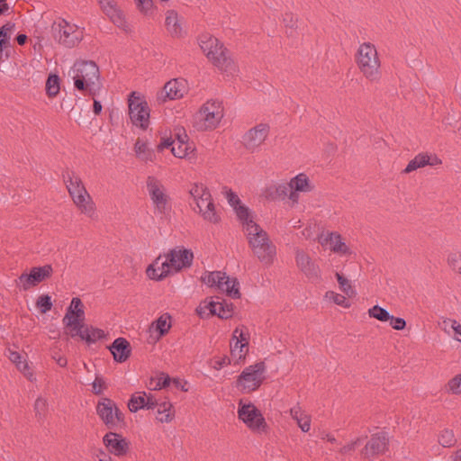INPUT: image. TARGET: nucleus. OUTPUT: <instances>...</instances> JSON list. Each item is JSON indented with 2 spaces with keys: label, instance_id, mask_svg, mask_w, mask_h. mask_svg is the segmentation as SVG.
Instances as JSON below:
<instances>
[{
  "label": "nucleus",
  "instance_id": "0eeeda50",
  "mask_svg": "<svg viewBox=\"0 0 461 461\" xmlns=\"http://www.w3.org/2000/svg\"><path fill=\"white\" fill-rule=\"evenodd\" d=\"M266 364L264 361L257 362L246 367L237 377L236 386L241 387L243 393H251L260 387L265 380Z\"/></svg>",
  "mask_w": 461,
  "mask_h": 461
},
{
  "label": "nucleus",
  "instance_id": "338daca9",
  "mask_svg": "<svg viewBox=\"0 0 461 461\" xmlns=\"http://www.w3.org/2000/svg\"><path fill=\"white\" fill-rule=\"evenodd\" d=\"M176 249H171L167 254V262L171 268L174 269L175 272H176V267H177V263H176Z\"/></svg>",
  "mask_w": 461,
  "mask_h": 461
},
{
  "label": "nucleus",
  "instance_id": "0e129e2a",
  "mask_svg": "<svg viewBox=\"0 0 461 461\" xmlns=\"http://www.w3.org/2000/svg\"><path fill=\"white\" fill-rule=\"evenodd\" d=\"M226 198L228 200L229 204L233 209L242 203L237 194L233 192L231 189H228L226 191Z\"/></svg>",
  "mask_w": 461,
  "mask_h": 461
},
{
  "label": "nucleus",
  "instance_id": "6ab92c4d",
  "mask_svg": "<svg viewBox=\"0 0 461 461\" xmlns=\"http://www.w3.org/2000/svg\"><path fill=\"white\" fill-rule=\"evenodd\" d=\"M295 261L300 270L312 282H317L321 279L320 268L312 260L310 256L303 250L298 249L295 255Z\"/></svg>",
  "mask_w": 461,
  "mask_h": 461
},
{
  "label": "nucleus",
  "instance_id": "2eb2a0df",
  "mask_svg": "<svg viewBox=\"0 0 461 461\" xmlns=\"http://www.w3.org/2000/svg\"><path fill=\"white\" fill-rule=\"evenodd\" d=\"M389 437L384 431L375 433L361 450L364 458L384 454L388 450Z\"/></svg>",
  "mask_w": 461,
  "mask_h": 461
},
{
  "label": "nucleus",
  "instance_id": "a18cd8bd",
  "mask_svg": "<svg viewBox=\"0 0 461 461\" xmlns=\"http://www.w3.org/2000/svg\"><path fill=\"white\" fill-rule=\"evenodd\" d=\"M368 314L371 318L376 319L380 321H388L391 314L388 311L379 305H375L368 310Z\"/></svg>",
  "mask_w": 461,
  "mask_h": 461
},
{
  "label": "nucleus",
  "instance_id": "9b49d317",
  "mask_svg": "<svg viewBox=\"0 0 461 461\" xmlns=\"http://www.w3.org/2000/svg\"><path fill=\"white\" fill-rule=\"evenodd\" d=\"M51 33L55 41L67 48L75 47L82 40L79 32L72 31V27L65 20L59 23H54L51 26Z\"/></svg>",
  "mask_w": 461,
  "mask_h": 461
},
{
  "label": "nucleus",
  "instance_id": "cd10ccee",
  "mask_svg": "<svg viewBox=\"0 0 461 461\" xmlns=\"http://www.w3.org/2000/svg\"><path fill=\"white\" fill-rule=\"evenodd\" d=\"M289 189V185L280 184L267 187L264 194L266 198L268 200H284L287 196Z\"/></svg>",
  "mask_w": 461,
  "mask_h": 461
},
{
  "label": "nucleus",
  "instance_id": "3c124183",
  "mask_svg": "<svg viewBox=\"0 0 461 461\" xmlns=\"http://www.w3.org/2000/svg\"><path fill=\"white\" fill-rule=\"evenodd\" d=\"M106 388L107 385L104 379L102 376L96 375L95 381L92 383V393L95 395H100Z\"/></svg>",
  "mask_w": 461,
  "mask_h": 461
},
{
  "label": "nucleus",
  "instance_id": "bf43d9fd",
  "mask_svg": "<svg viewBox=\"0 0 461 461\" xmlns=\"http://www.w3.org/2000/svg\"><path fill=\"white\" fill-rule=\"evenodd\" d=\"M448 388L453 393L457 394L461 393V374L456 375L448 381Z\"/></svg>",
  "mask_w": 461,
  "mask_h": 461
},
{
  "label": "nucleus",
  "instance_id": "39448f33",
  "mask_svg": "<svg viewBox=\"0 0 461 461\" xmlns=\"http://www.w3.org/2000/svg\"><path fill=\"white\" fill-rule=\"evenodd\" d=\"M189 194L192 196L198 212L203 220L217 224L221 221V216L218 214L213 203L212 194L209 189L203 184H194Z\"/></svg>",
  "mask_w": 461,
  "mask_h": 461
},
{
  "label": "nucleus",
  "instance_id": "412c9836",
  "mask_svg": "<svg viewBox=\"0 0 461 461\" xmlns=\"http://www.w3.org/2000/svg\"><path fill=\"white\" fill-rule=\"evenodd\" d=\"M114 408L115 402L107 397L101 398L96 405L97 415L109 429H115L113 419Z\"/></svg>",
  "mask_w": 461,
  "mask_h": 461
},
{
  "label": "nucleus",
  "instance_id": "e2e57ef3",
  "mask_svg": "<svg viewBox=\"0 0 461 461\" xmlns=\"http://www.w3.org/2000/svg\"><path fill=\"white\" fill-rule=\"evenodd\" d=\"M174 131H175V133H174L175 141L176 140L177 143H181L182 145H184L185 142H188L189 138L186 134L185 128H183V127L176 128L174 130Z\"/></svg>",
  "mask_w": 461,
  "mask_h": 461
},
{
  "label": "nucleus",
  "instance_id": "20e7f679",
  "mask_svg": "<svg viewBox=\"0 0 461 461\" xmlns=\"http://www.w3.org/2000/svg\"><path fill=\"white\" fill-rule=\"evenodd\" d=\"M199 45L203 52L215 66L228 70L233 65L232 59L228 56V50L217 38L203 34L199 38Z\"/></svg>",
  "mask_w": 461,
  "mask_h": 461
},
{
  "label": "nucleus",
  "instance_id": "4be33fe9",
  "mask_svg": "<svg viewBox=\"0 0 461 461\" xmlns=\"http://www.w3.org/2000/svg\"><path fill=\"white\" fill-rule=\"evenodd\" d=\"M108 349L117 363H123L128 360L131 354V343L125 338H117L108 346Z\"/></svg>",
  "mask_w": 461,
  "mask_h": 461
},
{
  "label": "nucleus",
  "instance_id": "8fccbe9b",
  "mask_svg": "<svg viewBox=\"0 0 461 461\" xmlns=\"http://www.w3.org/2000/svg\"><path fill=\"white\" fill-rule=\"evenodd\" d=\"M447 263L453 270H457L461 275V252L450 253L447 257Z\"/></svg>",
  "mask_w": 461,
  "mask_h": 461
},
{
  "label": "nucleus",
  "instance_id": "c03bdc74",
  "mask_svg": "<svg viewBox=\"0 0 461 461\" xmlns=\"http://www.w3.org/2000/svg\"><path fill=\"white\" fill-rule=\"evenodd\" d=\"M234 305L232 303H228L225 300L219 303L216 316L221 320H229L232 317Z\"/></svg>",
  "mask_w": 461,
  "mask_h": 461
},
{
  "label": "nucleus",
  "instance_id": "9d476101",
  "mask_svg": "<svg viewBox=\"0 0 461 461\" xmlns=\"http://www.w3.org/2000/svg\"><path fill=\"white\" fill-rule=\"evenodd\" d=\"M238 417L253 432H267L268 425L261 411L252 403L240 400L238 405Z\"/></svg>",
  "mask_w": 461,
  "mask_h": 461
},
{
  "label": "nucleus",
  "instance_id": "680f3d73",
  "mask_svg": "<svg viewBox=\"0 0 461 461\" xmlns=\"http://www.w3.org/2000/svg\"><path fill=\"white\" fill-rule=\"evenodd\" d=\"M389 321L391 327L396 330H402L406 328V321L403 318L391 315Z\"/></svg>",
  "mask_w": 461,
  "mask_h": 461
},
{
  "label": "nucleus",
  "instance_id": "f03ea898",
  "mask_svg": "<svg viewBox=\"0 0 461 461\" xmlns=\"http://www.w3.org/2000/svg\"><path fill=\"white\" fill-rule=\"evenodd\" d=\"M251 236L248 235L249 245L254 255L266 265L273 263L276 246L269 240L268 234L258 223L251 224Z\"/></svg>",
  "mask_w": 461,
  "mask_h": 461
},
{
  "label": "nucleus",
  "instance_id": "6e6552de",
  "mask_svg": "<svg viewBox=\"0 0 461 461\" xmlns=\"http://www.w3.org/2000/svg\"><path fill=\"white\" fill-rule=\"evenodd\" d=\"M147 189L151 201L155 205V213L160 215V218H167L172 212L170 197L165 194L164 186L152 176L147 178Z\"/></svg>",
  "mask_w": 461,
  "mask_h": 461
},
{
  "label": "nucleus",
  "instance_id": "7ed1b4c3",
  "mask_svg": "<svg viewBox=\"0 0 461 461\" xmlns=\"http://www.w3.org/2000/svg\"><path fill=\"white\" fill-rule=\"evenodd\" d=\"M357 63L363 75L370 81L381 77L380 60L375 47L370 42L361 44L357 50Z\"/></svg>",
  "mask_w": 461,
  "mask_h": 461
},
{
  "label": "nucleus",
  "instance_id": "ea45409f",
  "mask_svg": "<svg viewBox=\"0 0 461 461\" xmlns=\"http://www.w3.org/2000/svg\"><path fill=\"white\" fill-rule=\"evenodd\" d=\"M109 8L110 10L106 13V14L111 18L112 22L119 28L127 31L128 25L127 22L125 21L123 13L116 6Z\"/></svg>",
  "mask_w": 461,
  "mask_h": 461
},
{
  "label": "nucleus",
  "instance_id": "5fc2aeb1",
  "mask_svg": "<svg viewBox=\"0 0 461 461\" xmlns=\"http://www.w3.org/2000/svg\"><path fill=\"white\" fill-rule=\"evenodd\" d=\"M113 419L115 423V429L126 427L124 413L118 408L116 404L113 411Z\"/></svg>",
  "mask_w": 461,
  "mask_h": 461
},
{
  "label": "nucleus",
  "instance_id": "bb28decb",
  "mask_svg": "<svg viewBox=\"0 0 461 461\" xmlns=\"http://www.w3.org/2000/svg\"><path fill=\"white\" fill-rule=\"evenodd\" d=\"M218 307L219 303L206 299L200 303L195 312L201 319H208L211 316H216Z\"/></svg>",
  "mask_w": 461,
  "mask_h": 461
},
{
  "label": "nucleus",
  "instance_id": "a211bd4d",
  "mask_svg": "<svg viewBox=\"0 0 461 461\" xmlns=\"http://www.w3.org/2000/svg\"><path fill=\"white\" fill-rule=\"evenodd\" d=\"M186 93V80L178 77L167 82L161 91V95L158 99L162 102L168 100L180 99Z\"/></svg>",
  "mask_w": 461,
  "mask_h": 461
},
{
  "label": "nucleus",
  "instance_id": "f3484780",
  "mask_svg": "<svg viewBox=\"0 0 461 461\" xmlns=\"http://www.w3.org/2000/svg\"><path fill=\"white\" fill-rule=\"evenodd\" d=\"M270 127L267 123H259L249 130L243 136V144L247 149L259 147L269 134Z\"/></svg>",
  "mask_w": 461,
  "mask_h": 461
},
{
  "label": "nucleus",
  "instance_id": "a19ab883",
  "mask_svg": "<svg viewBox=\"0 0 461 461\" xmlns=\"http://www.w3.org/2000/svg\"><path fill=\"white\" fill-rule=\"evenodd\" d=\"M336 279L339 283V289L348 297H354L357 294L356 290L351 286L350 281L341 273L336 272Z\"/></svg>",
  "mask_w": 461,
  "mask_h": 461
},
{
  "label": "nucleus",
  "instance_id": "f257e3e1",
  "mask_svg": "<svg viewBox=\"0 0 461 461\" xmlns=\"http://www.w3.org/2000/svg\"><path fill=\"white\" fill-rule=\"evenodd\" d=\"M68 75L72 77L74 87L86 95L95 97L101 88L99 68L92 60H76Z\"/></svg>",
  "mask_w": 461,
  "mask_h": 461
},
{
  "label": "nucleus",
  "instance_id": "393cba45",
  "mask_svg": "<svg viewBox=\"0 0 461 461\" xmlns=\"http://www.w3.org/2000/svg\"><path fill=\"white\" fill-rule=\"evenodd\" d=\"M233 210L236 212L238 220L242 223V225L247 226L246 230L248 235L251 236V230H253V228H251V224L256 222L253 221L249 208L241 203Z\"/></svg>",
  "mask_w": 461,
  "mask_h": 461
},
{
  "label": "nucleus",
  "instance_id": "4d7b16f0",
  "mask_svg": "<svg viewBox=\"0 0 461 461\" xmlns=\"http://www.w3.org/2000/svg\"><path fill=\"white\" fill-rule=\"evenodd\" d=\"M138 10L144 15H149V13L153 8L152 0H135Z\"/></svg>",
  "mask_w": 461,
  "mask_h": 461
},
{
  "label": "nucleus",
  "instance_id": "c756f323",
  "mask_svg": "<svg viewBox=\"0 0 461 461\" xmlns=\"http://www.w3.org/2000/svg\"><path fill=\"white\" fill-rule=\"evenodd\" d=\"M71 113L75 118V122L78 125L87 126L90 122V111L87 104L84 107L74 106L71 108Z\"/></svg>",
  "mask_w": 461,
  "mask_h": 461
},
{
  "label": "nucleus",
  "instance_id": "e433bc0d",
  "mask_svg": "<svg viewBox=\"0 0 461 461\" xmlns=\"http://www.w3.org/2000/svg\"><path fill=\"white\" fill-rule=\"evenodd\" d=\"M158 420L160 422H169L172 420L174 417V411L171 412V409H173V405L170 402L163 401L161 402H158Z\"/></svg>",
  "mask_w": 461,
  "mask_h": 461
},
{
  "label": "nucleus",
  "instance_id": "f8f14e48",
  "mask_svg": "<svg viewBox=\"0 0 461 461\" xmlns=\"http://www.w3.org/2000/svg\"><path fill=\"white\" fill-rule=\"evenodd\" d=\"M78 330L71 329L68 331H63V333L68 336L67 340H68L69 338L77 339L86 342L87 345H91L99 339H106V333L99 328L88 325L85 322L78 325Z\"/></svg>",
  "mask_w": 461,
  "mask_h": 461
},
{
  "label": "nucleus",
  "instance_id": "423d86ee",
  "mask_svg": "<svg viewBox=\"0 0 461 461\" xmlns=\"http://www.w3.org/2000/svg\"><path fill=\"white\" fill-rule=\"evenodd\" d=\"M62 176L68 193L76 205L85 213L90 214L93 212V203L89 202L91 197L84 186L81 178L76 176L75 172L69 171L68 169H67Z\"/></svg>",
  "mask_w": 461,
  "mask_h": 461
},
{
  "label": "nucleus",
  "instance_id": "79ce46f5",
  "mask_svg": "<svg viewBox=\"0 0 461 461\" xmlns=\"http://www.w3.org/2000/svg\"><path fill=\"white\" fill-rule=\"evenodd\" d=\"M341 240V235L335 232V235L333 236V243H330V250L343 255L351 254L349 248Z\"/></svg>",
  "mask_w": 461,
  "mask_h": 461
},
{
  "label": "nucleus",
  "instance_id": "774afa93",
  "mask_svg": "<svg viewBox=\"0 0 461 461\" xmlns=\"http://www.w3.org/2000/svg\"><path fill=\"white\" fill-rule=\"evenodd\" d=\"M175 144V140L172 137L161 138L160 143L157 146L158 151H162L164 149L172 148Z\"/></svg>",
  "mask_w": 461,
  "mask_h": 461
},
{
  "label": "nucleus",
  "instance_id": "4468645a",
  "mask_svg": "<svg viewBox=\"0 0 461 461\" xmlns=\"http://www.w3.org/2000/svg\"><path fill=\"white\" fill-rule=\"evenodd\" d=\"M53 269L51 265H44L42 267H34L31 268L30 273H23L19 276V283L23 291H28L32 286H36L42 281L50 278Z\"/></svg>",
  "mask_w": 461,
  "mask_h": 461
},
{
  "label": "nucleus",
  "instance_id": "c85d7f7f",
  "mask_svg": "<svg viewBox=\"0 0 461 461\" xmlns=\"http://www.w3.org/2000/svg\"><path fill=\"white\" fill-rule=\"evenodd\" d=\"M288 185L290 189H294V191L299 192H310L313 189V186L310 183L309 177L303 173H301L292 178Z\"/></svg>",
  "mask_w": 461,
  "mask_h": 461
},
{
  "label": "nucleus",
  "instance_id": "603ef678",
  "mask_svg": "<svg viewBox=\"0 0 461 461\" xmlns=\"http://www.w3.org/2000/svg\"><path fill=\"white\" fill-rule=\"evenodd\" d=\"M329 294L330 295V298H331L336 304L340 305L344 308L350 307L351 304L349 301L344 295H341L332 291L327 292L326 295L328 296Z\"/></svg>",
  "mask_w": 461,
  "mask_h": 461
},
{
  "label": "nucleus",
  "instance_id": "ddd939ff",
  "mask_svg": "<svg viewBox=\"0 0 461 461\" xmlns=\"http://www.w3.org/2000/svg\"><path fill=\"white\" fill-rule=\"evenodd\" d=\"M85 306L78 297H74L70 305L67 308L65 316L62 319L64 331L77 329L78 325L85 322Z\"/></svg>",
  "mask_w": 461,
  "mask_h": 461
},
{
  "label": "nucleus",
  "instance_id": "052dcab7",
  "mask_svg": "<svg viewBox=\"0 0 461 461\" xmlns=\"http://www.w3.org/2000/svg\"><path fill=\"white\" fill-rule=\"evenodd\" d=\"M46 409H47L46 400L39 397L35 401V403H34V410L36 412V416H38L39 418H41L42 416H44Z\"/></svg>",
  "mask_w": 461,
  "mask_h": 461
},
{
  "label": "nucleus",
  "instance_id": "f704fd0d",
  "mask_svg": "<svg viewBox=\"0 0 461 461\" xmlns=\"http://www.w3.org/2000/svg\"><path fill=\"white\" fill-rule=\"evenodd\" d=\"M226 285L225 291L227 296L232 299H239L241 296L240 292V282L236 277L227 276L223 280V286Z\"/></svg>",
  "mask_w": 461,
  "mask_h": 461
},
{
  "label": "nucleus",
  "instance_id": "864d4df0",
  "mask_svg": "<svg viewBox=\"0 0 461 461\" xmlns=\"http://www.w3.org/2000/svg\"><path fill=\"white\" fill-rule=\"evenodd\" d=\"M171 383V378L167 374L160 373L159 376L158 377L155 385L150 388L151 390H160L163 388H166L169 386Z\"/></svg>",
  "mask_w": 461,
  "mask_h": 461
},
{
  "label": "nucleus",
  "instance_id": "37998d69",
  "mask_svg": "<svg viewBox=\"0 0 461 461\" xmlns=\"http://www.w3.org/2000/svg\"><path fill=\"white\" fill-rule=\"evenodd\" d=\"M438 443L444 447H451L456 443L454 431L449 429H444L438 435Z\"/></svg>",
  "mask_w": 461,
  "mask_h": 461
},
{
  "label": "nucleus",
  "instance_id": "de8ad7c7",
  "mask_svg": "<svg viewBox=\"0 0 461 461\" xmlns=\"http://www.w3.org/2000/svg\"><path fill=\"white\" fill-rule=\"evenodd\" d=\"M249 352V348H243V345H237V343L230 342V355L232 358H236V363L243 361Z\"/></svg>",
  "mask_w": 461,
  "mask_h": 461
},
{
  "label": "nucleus",
  "instance_id": "13d9d810",
  "mask_svg": "<svg viewBox=\"0 0 461 461\" xmlns=\"http://www.w3.org/2000/svg\"><path fill=\"white\" fill-rule=\"evenodd\" d=\"M15 23L12 22H7L2 27H0V39H5V41H10L11 32L14 30Z\"/></svg>",
  "mask_w": 461,
  "mask_h": 461
},
{
  "label": "nucleus",
  "instance_id": "5701e85b",
  "mask_svg": "<svg viewBox=\"0 0 461 461\" xmlns=\"http://www.w3.org/2000/svg\"><path fill=\"white\" fill-rule=\"evenodd\" d=\"M441 163V159L436 154L429 155L428 153H419L409 161L406 167L402 171V174H409L425 166H436Z\"/></svg>",
  "mask_w": 461,
  "mask_h": 461
},
{
  "label": "nucleus",
  "instance_id": "58836bf2",
  "mask_svg": "<svg viewBox=\"0 0 461 461\" xmlns=\"http://www.w3.org/2000/svg\"><path fill=\"white\" fill-rule=\"evenodd\" d=\"M146 393L140 392L131 396L128 402V408L131 412H137L140 409H146L145 402Z\"/></svg>",
  "mask_w": 461,
  "mask_h": 461
},
{
  "label": "nucleus",
  "instance_id": "69168bd1",
  "mask_svg": "<svg viewBox=\"0 0 461 461\" xmlns=\"http://www.w3.org/2000/svg\"><path fill=\"white\" fill-rule=\"evenodd\" d=\"M51 357L55 362L61 367H65L68 365V360L65 356H62L59 353L57 349L51 350Z\"/></svg>",
  "mask_w": 461,
  "mask_h": 461
},
{
  "label": "nucleus",
  "instance_id": "b1692460",
  "mask_svg": "<svg viewBox=\"0 0 461 461\" xmlns=\"http://www.w3.org/2000/svg\"><path fill=\"white\" fill-rule=\"evenodd\" d=\"M166 27L172 36L181 37L183 34L182 27L179 23L178 14L175 10H168L167 12Z\"/></svg>",
  "mask_w": 461,
  "mask_h": 461
},
{
  "label": "nucleus",
  "instance_id": "09e8293b",
  "mask_svg": "<svg viewBox=\"0 0 461 461\" xmlns=\"http://www.w3.org/2000/svg\"><path fill=\"white\" fill-rule=\"evenodd\" d=\"M36 307L39 309L41 313H47L52 308L51 297L49 294H42L39 296L36 301Z\"/></svg>",
  "mask_w": 461,
  "mask_h": 461
},
{
  "label": "nucleus",
  "instance_id": "1a4fd4ad",
  "mask_svg": "<svg viewBox=\"0 0 461 461\" xmlns=\"http://www.w3.org/2000/svg\"><path fill=\"white\" fill-rule=\"evenodd\" d=\"M129 116L133 125L147 130L149 124V107L139 93L132 91L128 95Z\"/></svg>",
  "mask_w": 461,
  "mask_h": 461
},
{
  "label": "nucleus",
  "instance_id": "a878e982",
  "mask_svg": "<svg viewBox=\"0 0 461 461\" xmlns=\"http://www.w3.org/2000/svg\"><path fill=\"white\" fill-rule=\"evenodd\" d=\"M171 315L165 313L159 316L155 321L152 322L150 329L154 328L158 332L157 339L166 336L171 328Z\"/></svg>",
  "mask_w": 461,
  "mask_h": 461
},
{
  "label": "nucleus",
  "instance_id": "dca6fc26",
  "mask_svg": "<svg viewBox=\"0 0 461 461\" xmlns=\"http://www.w3.org/2000/svg\"><path fill=\"white\" fill-rule=\"evenodd\" d=\"M103 443L110 454L124 456L129 452L131 442L122 434L109 431L103 438Z\"/></svg>",
  "mask_w": 461,
  "mask_h": 461
},
{
  "label": "nucleus",
  "instance_id": "4c0bfd02",
  "mask_svg": "<svg viewBox=\"0 0 461 461\" xmlns=\"http://www.w3.org/2000/svg\"><path fill=\"white\" fill-rule=\"evenodd\" d=\"M160 259H161V256H158L152 264L148 266V267L146 269V274H147L148 277L151 280L161 281V280L165 279L167 276H168L171 273V271L167 269V270H161V272L159 274H158V269L156 268L155 266L157 264H158V261Z\"/></svg>",
  "mask_w": 461,
  "mask_h": 461
},
{
  "label": "nucleus",
  "instance_id": "72a5a7b5",
  "mask_svg": "<svg viewBox=\"0 0 461 461\" xmlns=\"http://www.w3.org/2000/svg\"><path fill=\"white\" fill-rule=\"evenodd\" d=\"M46 94L50 98L55 97L58 95L60 90V78L55 73L49 74L46 85H45Z\"/></svg>",
  "mask_w": 461,
  "mask_h": 461
},
{
  "label": "nucleus",
  "instance_id": "49530a36",
  "mask_svg": "<svg viewBox=\"0 0 461 461\" xmlns=\"http://www.w3.org/2000/svg\"><path fill=\"white\" fill-rule=\"evenodd\" d=\"M194 150V148L189 142H185L184 145L177 143V147L175 145L171 148L172 154L179 158L187 157Z\"/></svg>",
  "mask_w": 461,
  "mask_h": 461
},
{
  "label": "nucleus",
  "instance_id": "7c9ffc66",
  "mask_svg": "<svg viewBox=\"0 0 461 461\" xmlns=\"http://www.w3.org/2000/svg\"><path fill=\"white\" fill-rule=\"evenodd\" d=\"M225 277V272L212 271L208 273L205 276H202L201 280L211 287L217 286L219 289L223 290V280Z\"/></svg>",
  "mask_w": 461,
  "mask_h": 461
},
{
  "label": "nucleus",
  "instance_id": "2f4dec72",
  "mask_svg": "<svg viewBox=\"0 0 461 461\" xmlns=\"http://www.w3.org/2000/svg\"><path fill=\"white\" fill-rule=\"evenodd\" d=\"M176 272L181 271L183 268H186L192 266L194 259V253L191 249H182L176 250Z\"/></svg>",
  "mask_w": 461,
  "mask_h": 461
},
{
  "label": "nucleus",
  "instance_id": "473e14b6",
  "mask_svg": "<svg viewBox=\"0 0 461 461\" xmlns=\"http://www.w3.org/2000/svg\"><path fill=\"white\" fill-rule=\"evenodd\" d=\"M249 333L245 325L237 327L232 333L230 342L237 343V345H243V348H249Z\"/></svg>",
  "mask_w": 461,
  "mask_h": 461
},
{
  "label": "nucleus",
  "instance_id": "6e6d98bb",
  "mask_svg": "<svg viewBox=\"0 0 461 461\" xmlns=\"http://www.w3.org/2000/svg\"><path fill=\"white\" fill-rule=\"evenodd\" d=\"M283 22L286 28L295 30L298 27V18L291 12H287L283 15Z\"/></svg>",
  "mask_w": 461,
  "mask_h": 461
},
{
  "label": "nucleus",
  "instance_id": "aec40b11",
  "mask_svg": "<svg viewBox=\"0 0 461 461\" xmlns=\"http://www.w3.org/2000/svg\"><path fill=\"white\" fill-rule=\"evenodd\" d=\"M200 113L204 115L203 119L210 128H215L223 116V107L219 101L212 100L204 104Z\"/></svg>",
  "mask_w": 461,
  "mask_h": 461
},
{
  "label": "nucleus",
  "instance_id": "c9c22d12",
  "mask_svg": "<svg viewBox=\"0 0 461 461\" xmlns=\"http://www.w3.org/2000/svg\"><path fill=\"white\" fill-rule=\"evenodd\" d=\"M136 156L144 161H153L155 154L153 149H149L146 142H142L140 139L134 144Z\"/></svg>",
  "mask_w": 461,
  "mask_h": 461
}]
</instances>
